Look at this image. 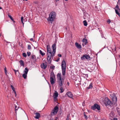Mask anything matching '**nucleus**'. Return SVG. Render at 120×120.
I'll return each mask as SVG.
<instances>
[{
  "label": "nucleus",
  "mask_w": 120,
  "mask_h": 120,
  "mask_svg": "<svg viewBox=\"0 0 120 120\" xmlns=\"http://www.w3.org/2000/svg\"><path fill=\"white\" fill-rule=\"evenodd\" d=\"M55 78V76L54 72H52L51 73L50 75V78Z\"/></svg>",
  "instance_id": "a211bd4d"
},
{
  "label": "nucleus",
  "mask_w": 120,
  "mask_h": 120,
  "mask_svg": "<svg viewBox=\"0 0 120 120\" xmlns=\"http://www.w3.org/2000/svg\"><path fill=\"white\" fill-rule=\"evenodd\" d=\"M104 103L106 105L111 106L112 104V102L107 98H105Z\"/></svg>",
  "instance_id": "0eeeda50"
},
{
  "label": "nucleus",
  "mask_w": 120,
  "mask_h": 120,
  "mask_svg": "<svg viewBox=\"0 0 120 120\" xmlns=\"http://www.w3.org/2000/svg\"><path fill=\"white\" fill-rule=\"evenodd\" d=\"M91 109L94 110H95L96 109L98 110H99L100 109V107L99 105L96 103L91 106Z\"/></svg>",
  "instance_id": "39448f33"
},
{
  "label": "nucleus",
  "mask_w": 120,
  "mask_h": 120,
  "mask_svg": "<svg viewBox=\"0 0 120 120\" xmlns=\"http://www.w3.org/2000/svg\"><path fill=\"white\" fill-rule=\"evenodd\" d=\"M59 0H56V2H57Z\"/></svg>",
  "instance_id": "8fccbe9b"
},
{
  "label": "nucleus",
  "mask_w": 120,
  "mask_h": 120,
  "mask_svg": "<svg viewBox=\"0 0 120 120\" xmlns=\"http://www.w3.org/2000/svg\"><path fill=\"white\" fill-rule=\"evenodd\" d=\"M115 11L116 13L120 17V9L118 5H117L115 7Z\"/></svg>",
  "instance_id": "9d476101"
},
{
  "label": "nucleus",
  "mask_w": 120,
  "mask_h": 120,
  "mask_svg": "<svg viewBox=\"0 0 120 120\" xmlns=\"http://www.w3.org/2000/svg\"><path fill=\"white\" fill-rule=\"evenodd\" d=\"M82 42L84 43L85 45H86V43H87V40L85 38H84L82 40Z\"/></svg>",
  "instance_id": "5701e85b"
},
{
  "label": "nucleus",
  "mask_w": 120,
  "mask_h": 120,
  "mask_svg": "<svg viewBox=\"0 0 120 120\" xmlns=\"http://www.w3.org/2000/svg\"><path fill=\"white\" fill-rule=\"evenodd\" d=\"M115 51H116V48H115Z\"/></svg>",
  "instance_id": "5fc2aeb1"
},
{
  "label": "nucleus",
  "mask_w": 120,
  "mask_h": 120,
  "mask_svg": "<svg viewBox=\"0 0 120 120\" xmlns=\"http://www.w3.org/2000/svg\"><path fill=\"white\" fill-rule=\"evenodd\" d=\"M85 17H84V19H86L88 20V21H89L90 19V16L87 13L85 14L84 15Z\"/></svg>",
  "instance_id": "4468645a"
},
{
  "label": "nucleus",
  "mask_w": 120,
  "mask_h": 120,
  "mask_svg": "<svg viewBox=\"0 0 120 120\" xmlns=\"http://www.w3.org/2000/svg\"><path fill=\"white\" fill-rule=\"evenodd\" d=\"M15 110L16 111H16L18 110V108L17 109V106L16 105L15 106Z\"/></svg>",
  "instance_id": "ea45409f"
},
{
  "label": "nucleus",
  "mask_w": 120,
  "mask_h": 120,
  "mask_svg": "<svg viewBox=\"0 0 120 120\" xmlns=\"http://www.w3.org/2000/svg\"><path fill=\"white\" fill-rule=\"evenodd\" d=\"M65 0L66 1H68V0Z\"/></svg>",
  "instance_id": "6e6d98bb"
},
{
  "label": "nucleus",
  "mask_w": 120,
  "mask_h": 120,
  "mask_svg": "<svg viewBox=\"0 0 120 120\" xmlns=\"http://www.w3.org/2000/svg\"><path fill=\"white\" fill-rule=\"evenodd\" d=\"M61 67L62 70V74L63 76H64L65 74L66 63L65 60H63L61 63Z\"/></svg>",
  "instance_id": "20e7f679"
},
{
  "label": "nucleus",
  "mask_w": 120,
  "mask_h": 120,
  "mask_svg": "<svg viewBox=\"0 0 120 120\" xmlns=\"http://www.w3.org/2000/svg\"><path fill=\"white\" fill-rule=\"evenodd\" d=\"M57 78L58 87H60V93H62L64 91V89H63V85L64 82V79L61 77V73H59L57 74Z\"/></svg>",
  "instance_id": "f03ea898"
},
{
  "label": "nucleus",
  "mask_w": 120,
  "mask_h": 120,
  "mask_svg": "<svg viewBox=\"0 0 120 120\" xmlns=\"http://www.w3.org/2000/svg\"><path fill=\"white\" fill-rule=\"evenodd\" d=\"M13 70L14 71V72H15V75H16V72L17 71V72H19V70H15V69H13Z\"/></svg>",
  "instance_id": "c9c22d12"
},
{
  "label": "nucleus",
  "mask_w": 120,
  "mask_h": 120,
  "mask_svg": "<svg viewBox=\"0 0 120 120\" xmlns=\"http://www.w3.org/2000/svg\"><path fill=\"white\" fill-rule=\"evenodd\" d=\"M55 78H51L50 79V80L51 83L52 85H53L55 82Z\"/></svg>",
  "instance_id": "2eb2a0df"
},
{
  "label": "nucleus",
  "mask_w": 120,
  "mask_h": 120,
  "mask_svg": "<svg viewBox=\"0 0 120 120\" xmlns=\"http://www.w3.org/2000/svg\"><path fill=\"white\" fill-rule=\"evenodd\" d=\"M8 17L10 18L11 19V20L14 22H15V21L14 20V19H13V18H12V17L10 15H8Z\"/></svg>",
  "instance_id": "393cba45"
},
{
  "label": "nucleus",
  "mask_w": 120,
  "mask_h": 120,
  "mask_svg": "<svg viewBox=\"0 0 120 120\" xmlns=\"http://www.w3.org/2000/svg\"><path fill=\"white\" fill-rule=\"evenodd\" d=\"M50 68H51V69H54L55 68V66H50Z\"/></svg>",
  "instance_id": "4c0bfd02"
},
{
  "label": "nucleus",
  "mask_w": 120,
  "mask_h": 120,
  "mask_svg": "<svg viewBox=\"0 0 120 120\" xmlns=\"http://www.w3.org/2000/svg\"><path fill=\"white\" fill-rule=\"evenodd\" d=\"M28 49H31V46L30 45H29L28 46Z\"/></svg>",
  "instance_id": "e433bc0d"
},
{
  "label": "nucleus",
  "mask_w": 120,
  "mask_h": 120,
  "mask_svg": "<svg viewBox=\"0 0 120 120\" xmlns=\"http://www.w3.org/2000/svg\"><path fill=\"white\" fill-rule=\"evenodd\" d=\"M69 115L67 116L66 120H69Z\"/></svg>",
  "instance_id": "f704fd0d"
},
{
  "label": "nucleus",
  "mask_w": 120,
  "mask_h": 120,
  "mask_svg": "<svg viewBox=\"0 0 120 120\" xmlns=\"http://www.w3.org/2000/svg\"><path fill=\"white\" fill-rule=\"evenodd\" d=\"M101 36L102 38H104L105 39H106V38L105 37H104V35L103 34H101Z\"/></svg>",
  "instance_id": "58836bf2"
},
{
  "label": "nucleus",
  "mask_w": 120,
  "mask_h": 120,
  "mask_svg": "<svg viewBox=\"0 0 120 120\" xmlns=\"http://www.w3.org/2000/svg\"><path fill=\"white\" fill-rule=\"evenodd\" d=\"M22 55L24 57H26V55L25 53H23Z\"/></svg>",
  "instance_id": "2f4dec72"
},
{
  "label": "nucleus",
  "mask_w": 120,
  "mask_h": 120,
  "mask_svg": "<svg viewBox=\"0 0 120 120\" xmlns=\"http://www.w3.org/2000/svg\"><path fill=\"white\" fill-rule=\"evenodd\" d=\"M83 114H84V116L85 117V119L87 120V118H88L87 116L85 115V112Z\"/></svg>",
  "instance_id": "c756f323"
},
{
  "label": "nucleus",
  "mask_w": 120,
  "mask_h": 120,
  "mask_svg": "<svg viewBox=\"0 0 120 120\" xmlns=\"http://www.w3.org/2000/svg\"><path fill=\"white\" fill-rule=\"evenodd\" d=\"M66 95H67L68 97L70 98H72L73 97V95L72 93L70 92H67L66 93Z\"/></svg>",
  "instance_id": "ddd939ff"
},
{
  "label": "nucleus",
  "mask_w": 120,
  "mask_h": 120,
  "mask_svg": "<svg viewBox=\"0 0 120 120\" xmlns=\"http://www.w3.org/2000/svg\"><path fill=\"white\" fill-rule=\"evenodd\" d=\"M83 23L84 25L85 26H87V22L86 20H84L83 22Z\"/></svg>",
  "instance_id": "a878e982"
},
{
  "label": "nucleus",
  "mask_w": 120,
  "mask_h": 120,
  "mask_svg": "<svg viewBox=\"0 0 120 120\" xmlns=\"http://www.w3.org/2000/svg\"><path fill=\"white\" fill-rule=\"evenodd\" d=\"M75 45L78 49H80L81 48V45L80 44H79L78 43L76 42L75 43Z\"/></svg>",
  "instance_id": "dca6fc26"
},
{
  "label": "nucleus",
  "mask_w": 120,
  "mask_h": 120,
  "mask_svg": "<svg viewBox=\"0 0 120 120\" xmlns=\"http://www.w3.org/2000/svg\"><path fill=\"white\" fill-rule=\"evenodd\" d=\"M67 84H68V86H69V82H67Z\"/></svg>",
  "instance_id": "09e8293b"
},
{
  "label": "nucleus",
  "mask_w": 120,
  "mask_h": 120,
  "mask_svg": "<svg viewBox=\"0 0 120 120\" xmlns=\"http://www.w3.org/2000/svg\"><path fill=\"white\" fill-rule=\"evenodd\" d=\"M58 108L57 106L55 107L51 112V115L53 116L56 114L58 111Z\"/></svg>",
  "instance_id": "6e6552de"
},
{
  "label": "nucleus",
  "mask_w": 120,
  "mask_h": 120,
  "mask_svg": "<svg viewBox=\"0 0 120 120\" xmlns=\"http://www.w3.org/2000/svg\"><path fill=\"white\" fill-rule=\"evenodd\" d=\"M58 95V92L56 91H55L53 96L54 101H56L57 100V98Z\"/></svg>",
  "instance_id": "f8f14e48"
},
{
  "label": "nucleus",
  "mask_w": 120,
  "mask_h": 120,
  "mask_svg": "<svg viewBox=\"0 0 120 120\" xmlns=\"http://www.w3.org/2000/svg\"><path fill=\"white\" fill-rule=\"evenodd\" d=\"M31 53L30 52H27V55L28 56H29L30 55Z\"/></svg>",
  "instance_id": "72a5a7b5"
},
{
  "label": "nucleus",
  "mask_w": 120,
  "mask_h": 120,
  "mask_svg": "<svg viewBox=\"0 0 120 120\" xmlns=\"http://www.w3.org/2000/svg\"><path fill=\"white\" fill-rule=\"evenodd\" d=\"M65 29H66V30H67V28H66H66H65Z\"/></svg>",
  "instance_id": "603ef678"
},
{
  "label": "nucleus",
  "mask_w": 120,
  "mask_h": 120,
  "mask_svg": "<svg viewBox=\"0 0 120 120\" xmlns=\"http://www.w3.org/2000/svg\"><path fill=\"white\" fill-rule=\"evenodd\" d=\"M4 72L5 75L8 76V75L7 74V70H6V68H4Z\"/></svg>",
  "instance_id": "c85d7f7f"
},
{
  "label": "nucleus",
  "mask_w": 120,
  "mask_h": 120,
  "mask_svg": "<svg viewBox=\"0 0 120 120\" xmlns=\"http://www.w3.org/2000/svg\"><path fill=\"white\" fill-rule=\"evenodd\" d=\"M39 52L40 54L42 56H43L45 55V53L43 52L41 50H39Z\"/></svg>",
  "instance_id": "bb28decb"
},
{
  "label": "nucleus",
  "mask_w": 120,
  "mask_h": 120,
  "mask_svg": "<svg viewBox=\"0 0 120 120\" xmlns=\"http://www.w3.org/2000/svg\"><path fill=\"white\" fill-rule=\"evenodd\" d=\"M20 65L21 66H24V63L23 61L22 60H21L19 61Z\"/></svg>",
  "instance_id": "4be33fe9"
},
{
  "label": "nucleus",
  "mask_w": 120,
  "mask_h": 120,
  "mask_svg": "<svg viewBox=\"0 0 120 120\" xmlns=\"http://www.w3.org/2000/svg\"><path fill=\"white\" fill-rule=\"evenodd\" d=\"M90 56L87 54H85L83 55L82 56L81 58V60H83L86 59L88 60H89L90 59Z\"/></svg>",
  "instance_id": "1a4fd4ad"
},
{
  "label": "nucleus",
  "mask_w": 120,
  "mask_h": 120,
  "mask_svg": "<svg viewBox=\"0 0 120 120\" xmlns=\"http://www.w3.org/2000/svg\"><path fill=\"white\" fill-rule=\"evenodd\" d=\"M28 71V70L27 68H26L23 71L24 73L27 74Z\"/></svg>",
  "instance_id": "412c9836"
},
{
  "label": "nucleus",
  "mask_w": 120,
  "mask_h": 120,
  "mask_svg": "<svg viewBox=\"0 0 120 120\" xmlns=\"http://www.w3.org/2000/svg\"><path fill=\"white\" fill-rule=\"evenodd\" d=\"M59 59H60V58H58V59L57 60H56V61H57V62L59 60Z\"/></svg>",
  "instance_id": "49530a36"
},
{
  "label": "nucleus",
  "mask_w": 120,
  "mask_h": 120,
  "mask_svg": "<svg viewBox=\"0 0 120 120\" xmlns=\"http://www.w3.org/2000/svg\"><path fill=\"white\" fill-rule=\"evenodd\" d=\"M92 83H91L89 85V87H87L86 88V89L88 90L90 89H91L92 88Z\"/></svg>",
  "instance_id": "aec40b11"
},
{
  "label": "nucleus",
  "mask_w": 120,
  "mask_h": 120,
  "mask_svg": "<svg viewBox=\"0 0 120 120\" xmlns=\"http://www.w3.org/2000/svg\"><path fill=\"white\" fill-rule=\"evenodd\" d=\"M47 62H45L44 63H42L41 64V68L44 69H45L47 67Z\"/></svg>",
  "instance_id": "9b49d317"
},
{
  "label": "nucleus",
  "mask_w": 120,
  "mask_h": 120,
  "mask_svg": "<svg viewBox=\"0 0 120 120\" xmlns=\"http://www.w3.org/2000/svg\"><path fill=\"white\" fill-rule=\"evenodd\" d=\"M11 87L13 90V92H14V94H15V97H16V92L14 89V87L12 85H11Z\"/></svg>",
  "instance_id": "6ab92c4d"
},
{
  "label": "nucleus",
  "mask_w": 120,
  "mask_h": 120,
  "mask_svg": "<svg viewBox=\"0 0 120 120\" xmlns=\"http://www.w3.org/2000/svg\"><path fill=\"white\" fill-rule=\"evenodd\" d=\"M110 97L113 102V103H115L117 101V98L116 97L115 94H112L110 95Z\"/></svg>",
  "instance_id": "423d86ee"
},
{
  "label": "nucleus",
  "mask_w": 120,
  "mask_h": 120,
  "mask_svg": "<svg viewBox=\"0 0 120 120\" xmlns=\"http://www.w3.org/2000/svg\"><path fill=\"white\" fill-rule=\"evenodd\" d=\"M84 102L82 103V105L83 106H85V104H84Z\"/></svg>",
  "instance_id": "c03bdc74"
},
{
  "label": "nucleus",
  "mask_w": 120,
  "mask_h": 120,
  "mask_svg": "<svg viewBox=\"0 0 120 120\" xmlns=\"http://www.w3.org/2000/svg\"><path fill=\"white\" fill-rule=\"evenodd\" d=\"M107 22L109 24L110 23V22H111V21H110V19H108L107 20Z\"/></svg>",
  "instance_id": "a19ab883"
},
{
  "label": "nucleus",
  "mask_w": 120,
  "mask_h": 120,
  "mask_svg": "<svg viewBox=\"0 0 120 120\" xmlns=\"http://www.w3.org/2000/svg\"><path fill=\"white\" fill-rule=\"evenodd\" d=\"M113 120H117V119L116 118H114L113 119Z\"/></svg>",
  "instance_id": "de8ad7c7"
},
{
  "label": "nucleus",
  "mask_w": 120,
  "mask_h": 120,
  "mask_svg": "<svg viewBox=\"0 0 120 120\" xmlns=\"http://www.w3.org/2000/svg\"><path fill=\"white\" fill-rule=\"evenodd\" d=\"M116 109L117 110L118 114L119 116H120V110L119 108L118 107H116Z\"/></svg>",
  "instance_id": "b1692460"
},
{
  "label": "nucleus",
  "mask_w": 120,
  "mask_h": 120,
  "mask_svg": "<svg viewBox=\"0 0 120 120\" xmlns=\"http://www.w3.org/2000/svg\"><path fill=\"white\" fill-rule=\"evenodd\" d=\"M35 57V56L34 55H32L31 56V58L32 59H34V58Z\"/></svg>",
  "instance_id": "7c9ffc66"
},
{
  "label": "nucleus",
  "mask_w": 120,
  "mask_h": 120,
  "mask_svg": "<svg viewBox=\"0 0 120 120\" xmlns=\"http://www.w3.org/2000/svg\"><path fill=\"white\" fill-rule=\"evenodd\" d=\"M2 9V8L1 7H0V9Z\"/></svg>",
  "instance_id": "3c124183"
},
{
  "label": "nucleus",
  "mask_w": 120,
  "mask_h": 120,
  "mask_svg": "<svg viewBox=\"0 0 120 120\" xmlns=\"http://www.w3.org/2000/svg\"><path fill=\"white\" fill-rule=\"evenodd\" d=\"M84 75H85L86 76V77H88V74H84Z\"/></svg>",
  "instance_id": "37998d69"
},
{
  "label": "nucleus",
  "mask_w": 120,
  "mask_h": 120,
  "mask_svg": "<svg viewBox=\"0 0 120 120\" xmlns=\"http://www.w3.org/2000/svg\"><path fill=\"white\" fill-rule=\"evenodd\" d=\"M52 48L53 49V52H52V50L50 48L47 46V60L48 63L49 64H50L51 63V59L52 57L53 58L54 56V54L56 52V45L55 44H53L52 45Z\"/></svg>",
  "instance_id": "f257e3e1"
},
{
  "label": "nucleus",
  "mask_w": 120,
  "mask_h": 120,
  "mask_svg": "<svg viewBox=\"0 0 120 120\" xmlns=\"http://www.w3.org/2000/svg\"><path fill=\"white\" fill-rule=\"evenodd\" d=\"M30 40L31 41H33V38H31L30 39Z\"/></svg>",
  "instance_id": "a18cd8bd"
},
{
  "label": "nucleus",
  "mask_w": 120,
  "mask_h": 120,
  "mask_svg": "<svg viewBox=\"0 0 120 120\" xmlns=\"http://www.w3.org/2000/svg\"><path fill=\"white\" fill-rule=\"evenodd\" d=\"M27 74L24 73L22 75V76L24 79H26L27 77Z\"/></svg>",
  "instance_id": "cd10ccee"
},
{
  "label": "nucleus",
  "mask_w": 120,
  "mask_h": 120,
  "mask_svg": "<svg viewBox=\"0 0 120 120\" xmlns=\"http://www.w3.org/2000/svg\"><path fill=\"white\" fill-rule=\"evenodd\" d=\"M25 0L26 1H27V0Z\"/></svg>",
  "instance_id": "864d4df0"
},
{
  "label": "nucleus",
  "mask_w": 120,
  "mask_h": 120,
  "mask_svg": "<svg viewBox=\"0 0 120 120\" xmlns=\"http://www.w3.org/2000/svg\"><path fill=\"white\" fill-rule=\"evenodd\" d=\"M58 56L59 57H61V55L60 54H58Z\"/></svg>",
  "instance_id": "79ce46f5"
},
{
  "label": "nucleus",
  "mask_w": 120,
  "mask_h": 120,
  "mask_svg": "<svg viewBox=\"0 0 120 120\" xmlns=\"http://www.w3.org/2000/svg\"><path fill=\"white\" fill-rule=\"evenodd\" d=\"M36 116L35 117V118L36 119H38L40 117V115L39 113L36 112L35 113Z\"/></svg>",
  "instance_id": "f3484780"
},
{
  "label": "nucleus",
  "mask_w": 120,
  "mask_h": 120,
  "mask_svg": "<svg viewBox=\"0 0 120 120\" xmlns=\"http://www.w3.org/2000/svg\"><path fill=\"white\" fill-rule=\"evenodd\" d=\"M21 22H22V23L23 24L24 23H23V18L22 17H21Z\"/></svg>",
  "instance_id": "473e14b6"
},
{
  "label": "nucleus",
  "mask_w": 120,
  "mask_h": 120,
  "mask_svg": "<svg viewBox=\"0 0 120 120\" xmlns=\"http://www.w3.org/2000/svg\"><path fill=\"white\" fill-rule=\"evenodd\" d=\"M56 16V14L55 12L53 11L51 12L49 14V17L47 18V20L52 23L55 19Z\"/></svg>",
  "instance_id": "7ed1b4c3"
}]
</instances>
